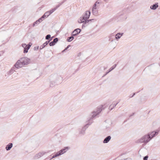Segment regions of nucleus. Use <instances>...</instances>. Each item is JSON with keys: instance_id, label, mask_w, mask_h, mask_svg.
Masks as SVG:
<instances>
[{"instance_id": "obj_16", "label": "nucleus", "mask_w": 160, "mask_h": 160, "mask_svg": "<svg viewBox=\"0 0 160 160\" xmlns=\"http://www.w3.org/2000/svg\"><path fill=\"white\" fill-rule=\"evenodd\" d=\"M73 39V37H69V38H68V41H71Z\"/></svg>"}, {"instance_id": "obj_21", "label": "nucleus", "mask_w": 160, "mask_h": 160, "mask_svg": "<svg viewBox=\"0 0 160 160\" xmlns=\"http://www.w3.org/2000/svg\"><path fill=\"white\" fill-rule=\"evenodd\" d=\"M148 158V157L147 156H146L144 157V158H143V160H147Z\"/></svg>"}, {"instance_id": "obj_8", "label": "nucleus", "mask_w": 160, "mask_h": 160, "mask_svg": "<svg viewBox=\"0 0 160 160\" xmlns=\"http://www.w3.org/2000/svg\"><path fill=\"white\" fill-rule=\"evenodd\" d=\"M90 15V11H86L85 14L84 15V17L86 19H88Z\"/></svg>"}, {"instance_id": "obj_13", "label": "nucleus", "mask_w": 160, "mask_h": 160, "mask_svg": "<svg viewBox=\"0 0 160 160\" xmlns=\"http://www.w3.org/2000/svg\"><path fill=\"white\" fill-rule=\"evenodd\" d=\"M122 36V34L120 33H118L116 35V39L119 38Z\"/></svg>"}, {"instance_id": "obj_18", "label": "nucleus", "mask_w": 160, "mask_h": 160, "mask_svg": "<svg viewBox=\"0 0 160 160\" xmlns=\"http://www.w3.org/2000/svg\"><path fill=\"white\" fill-rule=\"evenodd\" d=\"M55 43L53 42H52L49 43V45L50 46H53L55 45Z\"/></svg>"}, {"instance_id": "obj_2", "label": "nucleus", "mask_w": 160, "mask_h": 160, "mask_svg": "<svg viewBox=\"0 0 160 160\" xmlns=\"http://www.w3.org/2000/svg\"><path fill=\"white\" fill-rule=\"evenodd\" d=\"M151 139V138L149 135H146L140 140V142H147L149 141Z\"/></svg>"}, {"instance_id": "obj_5", "label": "nucleus", "mask_w": 160, "mask_h": 160, "mask_svg": "<svg viewBox=\"0 0 160 160\" xmlns=\"http://www.w3.org/2000/svg\"><path fill=\"white\" fill-rule=\"evenodd\" d=\"M23 65H24L22 62H21V60L20 59L17 62L15 65V66L17 68H22Z\"/></svg>"}, {"instance_id": "obj_4", "label": "nucleus", "mask_w": 160, "mask_h": 160, "mask_svg": "<svg viewBox=\"0 0 160 160\" xmlns=\"http://www.w3.org/2000/svg\"><path fill=\"white\" fill-rule=\"evenodd\" d=\"M68 149V148H65L61 150L59 152H58L55 155H53L52 157V158H55L57 156L62 154L65 153L66 152V149L67 150Z\"/></svg>"}, {"instance_id": "obj_14", "label": "nucleus", "mask_w": 160, "mask_h": 160, "mask_svg": "<svg viewBox=\"0 0 160 160\" xmlns=\"http://www.w3.org/2000/svg\"><path fill=\"white\" fill-rule=\"evenodd\" d=\"M157 133L156 132H152L151 134H150V135H151V136H150V137L151 136L152 137L151 138H152V137H153L154 135H155V134Z\"/></svg>"}, {"instance_id": "obj_19", "label": "nucleus", "mask_w": 160, "mask_h": 160, "mask_svg": "<svg viewBox=\"0 0 160 160\" xmlns=\"http://www.w3.org/2000/svg\"><path fill=\"white\" fill-rule=\"evenodd\" d=\"M58 38H56L54 39L53 42L55 43L58 42Z\"/></svg>"}, {"instance_id": "obj_15", "label": "nucleus", "mask_w": 160, "mask_h": 160, "mask_svg": "<svg viewBox=\"0 0 160 160\" xmlns=\"http://www.w3.org/2000/svg\"><path fill=\"white\" fill-rule=\"evenodd\" d=\"M97 3V2H96V3L94 4V5H93L92 9V11L93 12L94 10V9H96V4Z\"/></svg>"}, {"instance_id": "obj_20", "label": "nucleus", "mask_w": 160, "mask_h": 160, "mask_svg": "<svg viewBox=\"0 0 160 160\" xmlns=\"http://www.w3.org/2000/svg\"><path fill=\"white\" fill-rule=\"evenodd\" d=\"M49 42V41H46L45 43H44L43 45L44 47H45L46 45H47Z\"/></svg>"}, {"instance_id": "obj_10", "label": "nucleus", "mask_w": 160, "mask_h": 160, "mask_svg": "<svg viewBox=\"0 0 160 160\" xmlns=\"http://www.w3.org/2000/svg\"><path fill=\"white\" fill-rule=\"evenodd\" d=\"M111 137L110 136H108L105 138L103 141L104 143H106L108 142V141L110 140Z\"/></svg>"}, {"instance_id": "obj_12", "label": "nucleus", "mask_w": 160, "mask_h": 160, "mask_svg": "<svg viewBox=\"0 0 160 160\" xmlns=\"http://www.w3.org/2000/svg\"><path fill=\"white\" fill-rule=\"evenodd\" d=\"M158 7V5L157 4H154L151 7V8L152 9H155Z\"/></svg>"}, {"instance_id": "obj_6", "label": "nucleus", "mask_w": 160, "mask_h": 160, "mask_svg": "<svg viewBox=\"0 0 160 160\" xmlns=\"http://www.w3.org/2000/svg\"><path fill=\"white\" fill-rule=\"evenodd\" d=\"M54 11V10H52L49 12H46L44 15L42 17V18H44L45 17H47Z\"/></svg>"}, {"instance_id": "obj_23", "label": "nucleus", "mask_w": 160, "mask_h": 160, "mask_svg": "<svg viewBox=\"0 0 160 160\" xmlns=\"http://www.w3.org/2000/svg\"><path fill=\"white\" fill-rule=\"evenodd\" d=\"M44 153H45L43 152V153L42 154V155H43V154H44Z\"/></svg>"}, {"instance_id": "obj_11", "label": "nucleus", "mask_w": 160, "mask_h": 160, "mask_svg": "<svg viewBox=\"0 0 160 160\" xmlns=\"http://www.w3.org/2000/svg\"><path fill=\"white\" fill-rule=\"evenodd\" d=\"M12 144L11 143H10L6 146V149L7 150H9L12 148Z\"/></svg>"}, {"instance_id": "obj_22", "label": "nucleus", "mask_w": 160, "mask_h": 160, "mask_svg": "<svg viewBox=\"0 0 160 160\" xmlns=\"http://www.w3.org/2000/svg\"><path fill=\"white\" fill-rule=\"evenodd\" d=\"M42 18H40V19L38 20V21H39V22H40V21H41V20H42Z\"/></svg>"}, {"instance_id": "obj_7", "label": "nucleus", "mask_w": 160, "mask_h": 160, "mask_svg": "<svg viewBox=\"0 0 160 160\" xmlns=\"http://www.w3.org/2000/svg\"><path fill=\"white\" fill-rule=\"evenodd\" d=\"M80 31L81 30L79 29H76L72 33V35L73 36H75L76 35L80 33Z\"/></svg>"}, {"instance_id": "obj_1", "label": "nucleus", "mask_w": 160, "mask_h": 160, "mask_svg": "<svg viewBox=\"0 0 160 160\" xmlns=\"http://www.w3.org/2000/svg\"><path fill=\"white\" fill-rule=\"evenodd\" d=\"M32 44L31 43H29V44L28 45H26L24 43L22 44V46L24 48L23 51V52L24 53H26L28 52V50L30 48Z\"/></svg>"}, {"instance_id": "obj_3", "label": "nucleus", "mask_w": 160, "mask_h": 160, "mask_svg": "<svg viewBox=\"0 0 160 160\" xmlns=\"http://www.w3.org/2000/svg\"><path fill=\"white\" fill-rule=\"evenodd\" d=\"M20 60L24 65L28 64L30 63V59L27 57L22 58H20Z\"/></svg>"}, {"instance_id": "obj_9", "label": "nucleus", "mask_w": 160, "mask_h": 160, "mask_svg": "<svg viewBox=\"0 0 160 160\" xmlns=\"http://www.w3.org/2000/svg\"><path fill=\"white\" fill-rule=\"evenodd\" d=\"M86 19L83 17H81L78 20V22L79 23H81L83 22L86 21Z\"/></svg>"}, {"instance_id": "obj_17", "label": "nucleus", "mask_w": 160, "mask_h": 160, "mask_svg": "<svg viewBox=\"0 0 160 160\" xmlns=\"http://www.w3.org/2000/svg\"><path fill=\"white\" fill-rule=\"evenodd\" d=\"M51 38V35L49 34L46 37V39H49Z\"/></svg>"}]
</instances>
